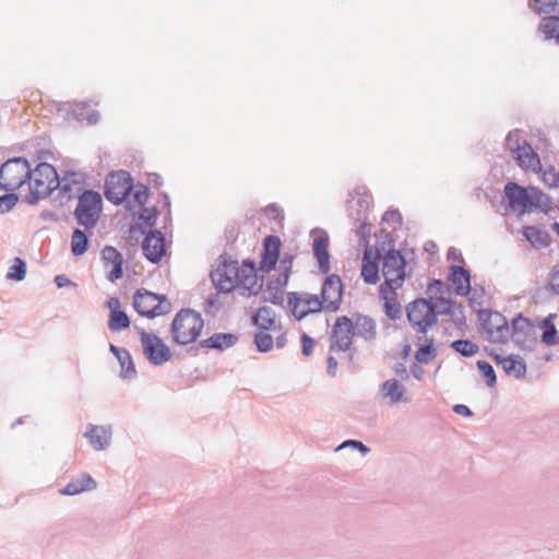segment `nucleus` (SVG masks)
<instances>
[{"label":"nucleus","instance_id":"c9c22d12","mask_svg":"<svg viewBox=\"0 0 559 559\" xmlns=\"http://www.w3.org/2000/svg\"><path fill=\"white\" fill-rule=\"evenodd\" d=\"M252 323L260 330H269L274 324V311L267 306H262L257 313L252 316Z\"/></svg>","mask_w":559,"mask_h":559},{"label":"nucleus","instance_id":"ddd939ff","mask_svg":"<svg viewBox=\"0 0 559 559\" xmlns=\"http://www.w3.org/2000/svg\"><path fill=\"white\" fill-rule=\"evenodd\" d=\"M237 287L243 297L257 296L263 287V277L259 280L255 263L245 260L238 266Z\"/></svg>","mask_w":559,"mask_h":559},{"label":"nucleus","instance_id":"49530a36","mask_svg":"<svg viewBox=\"0 0 559 559\" xmlns=\"http://www.w3.org/2000/svg\"><path fill=\"white\" fill-rule=\"evenodd\" d=\"M266 331L267 330H260L254 335V345L260 353H267L273 347V337Z\"/></svg>","mask_w":559,"mask_h":559},{"label":"nucleus","instance_id":"603ef678","mask_svg":"<svg viewBox=\"0 0 559 559\" xmlns=\"http://www.w3.org/2000/svg\"><path fill=\"white\" fill-rule=\"evenodd\" d=\"M450 317L457 328L466 324L465 308L462 304H454L453 312L450 313Z\"/></svg>","mask_w":559,"mask_h":559},{"label":"nucleus","instance_id":"f8f14e48","mask_svg":"<svg viewBox=\"0 0 559 559\" xmlns=\"http://www.w3.org/2000/svg\"><path fill=\"white\" fill-rule=\"evenodd\" d=\"M511 340L523 350H533L537 344L535 325L522 313L512 320Z\"/></svg>","mask_w":559,"mask_h":559},{"label":"nucleus","instance_id":"a19ab883","mask_svg":"<svg viewBox=\"0 0 559 559\" xmlns=\"http://www.w3.org/2000/svg\"><path fill=\"white\" fill-rule=\"evenodd\" d=\"M380 297L384 300V312L386 317L391 320H397L402 317V307L396 301V295L392 294L380 295Z\"/></svg>","mask_w":559,"mask_h":559},{"label":"nucleus","instance_id":"5701e85b","mask_svg":"<svg viewBox=\"0 0 559 559\" xmlns=\"http://www.w3.org/2000/svg\"><path fill=\"white\" fill-rule=\"evenodd\" d=\"M313 255L318 260V266L321 273L328 274L330 271L329 238L326 234L317 236L312 245Z\"/></svg>","mask_w":559,"mask_h":559},{"label":"nucleus","instance_id":"3c124183","mask_svg":"<svg viewBox=\"0 0 559 559\" xmlns=\"http://www.w3.org/2000/svg\"><path fill=\"white\" fill-rule=\"evenodd\" d=\"M19 197L15 193L0 195V213L10 212L17 203Z\"/></svg>","mask_w":559,"mask_h":559},{"label":"nucleus","instance_id":"09e8293b","mask_svg":"<svg viewBox=\"0 0 559 559\" xmlns=\"http://www.w3.org/2000/svg\"><path fill=\"white\" fill-rule=\"evenodd\" d=\"M530 198L532 199V209L536 207L546 211L545 207L549 206L551 203L547 194L534 187L530 188Z\"/></svg>","mask_w":559,"mask_h":559},{"label":"nucleus","instance_id":"bf43d9fd","mask_svg":"<svg viewBox=\"0 0 559 559\" xmlns=\"http://www.w3.org/2000/svg\"><path fill=\"white\" fill-rule=\"evenodd\" d=\"M301 341V352L305 356H310L313 352L314 340L308 334L304 333L300 337Z\"/></svg>","mask_w":559,"mask_h":559},{"label":"nucleus","instance_id":"423d86ee","mask_svg":"<svg viewBox=\"0 0 559 559\" xmlns=\"http://www.w3.org/2000/svg\"><path fill=\"white\" fill-rule=\"evenodd\" d=\"M432 299L417 298L406 307L407 320L412 328L426 335L428 329L437 324V312Z\"/></svg>","mask_w":559,"mask_h":559},{"label":"nucleus","instance_id":"72a5a7b5","mask_svg":"<svg viewBox=\"0 0 559 559\" xmlns=\"http://www.w3.org/2000/svg\"><path fill=\"white\" fill-rule=\"evenodd\" d=\"M478 319L480 321L483 331L487 334L492 332V329L500 324L506 319V317H503L498 311L483 309L478 312Z\"/></svg>","mask_w":559,"mask_h":559},{"label":"nucleus","instance_id":"473e14b6","mask_svg":"<svg viewBox=\"0 0 559 559\" xmlns=\"http://www.w3.org/2000/svg\"><path fill=\"white\" fill-rule=\"evenodd\" d=\"M507 374H513L516 379H522L526 374V365L514 356L504 357L499 364Z\"/></svg>","mask_w":559,"mask_h":559},{"label":"nucleus","instance_id":"0e129e2a","mask_svg":"<svg viewBox=\"0 0 559 559\" xmlns=\"http://www.w3.org/2000/svg\"><path fill=\"white\" fill-rule=\"evenodd\" d=\"M393 371L401 380L406 381L409 379V372L402 362H397L393 366Z\"/></svg>","mask_w":559,"mask_h":559},{"label":"nucleus","instance_id":"ea45409f","mask_svg":"<svg viewBox=\"0 0 559 559\" xmlns=\"http://www.w3.org/2000/svg\"><path fill=\"white\" fill-rule=\"evenodd\" d=\"M512 329H510L507 318L492 332L487 333L488 340L492 343H506L511 337Z\"/></svg>","mask_w":559,"mask_h":559},{"label":"nucleus","instance_id":"c756f323","mask_svg":"<svg viewBox=\"0 0 559 559\" xmlns=\"http://www.w3.org/2000/svg\"><path fill=\"white\" fill-rule=\"evenodd\" d=\"M538 31L545 40L555 39L559 44V15L544 16L538 24Z\"/></svg>","mask_w":559,"mask_h":559},{"label":"nucleus","instance_id":"f257e3e1","mask_svg":"<svg viewBox=\"0 0 559 559\" xmlns=\"http://www.w3.org/2000/svg\"><path fill=\"white\" fill-rule=\"evenodd\" d=\"M26 182L29 191L24 197V201L29 205L38 204L60 185L57 169L48 163H39L35 169H32V176Z\"/></svg>","mask_w":559,"mask_h":559},{"label":"nucleus","instance_id":"bb28decb","mask_svg":"<svg viewBox=\"0 0 559 559\" xmlns=\"http://www.w3.org/2000/svg\"><path fill=\"white\" fill-rule=\"evenodd\" d=\"M521 168L537 171L540 169V158L531 145H522L521 151L512 155Z\"/></svg>","mask_w":559,"mask_h":559},{"label":"nucleus","instance_id":"a878e982","mask_svg":"<svg viewBox=\"0 0 559 559\" xmlns=\"http://www.w3.org/2000/svg\"><path fill=\"white\" fill-rule=\"evenodd\" d=\"M381 395L383 399L390 400V405H395L400 402H408L405 397L406 389L396 379H390L384 381L380 388Z\"/></svg>","mask_w":559,"mask_h":559},{"label":"nucleus","instance_id":"aec40b11","mask_svg":"<svg viewBox=\"0 0 559 559\" xmlns=\"http://www.w3.org/2000/svg\"><path fill=\"white\" fill-rule=\"evenodd\" d=\"M102 259L106 267L108 265L112 266L111 271L107 275V278L110 282L114 283L123 276V257L115 247L106 246L102 250Z\"/></svg>","mask_w":559,"mask_h":559},{"label":"nucleus","instance_id":"9d476101","mask_svg":"<svg viewBox=\"0 0 559 559\" xmlns=\"http://www.w3.org/2000/svg\"><path fill=\"white\" fill-rule=\"evenodd\" d=\"M288 306L292 308V313L296 320L300 321L308 314L318 313L322 310L325 311V305L321 296L310 293H295L287 294Z\"/></svg>","mask_w":559,"mask_h":559},{"label":"nucleus","instance_id":"4468645a","mask_svg":"<svg viewBox=\"0 0 559 559\" xmlns=\"http://www.w3.org/2000/svg\"><path fill=\"white\" fill-rule=\"evenodd\" d=\"M136 229L142 235H145L144 240L142 242V251L144 257L151 263L156 264L160 262L166 252L164 234L157 229H150L148 231H146L145 227L140 224H136Z\"/></svg>","mask_w":559,"mask_h":559},{"label":"nucleus","instance_id":"cd10ccee","mask_svg":"<svg viewBox=\"0 0 559 559\" xmlns=\"http://www.w3.org/2000/svg\"><path fill=\"white\" fill-rule=\"evenodd\" d=\"M238 341V336L233 333H214L206 340L199 343L200 347L224 350L233 347Z\"/></svg>","mask_w":559,"mask_h":559},{"label":"nucleus","instance_id":"8fccbe9b","mask_svg":"<svg viewBox=\"0 0 559 559\" xmlns=\"http://www.w3.org/2000/svg\"><path fill=\"white\" fill-rule=\"evenodd\" d=\"M158 211L156 207H144L142 213L139 215L140 225L146 227H154L156 225Z\"/></svg>","mask_w":559,"mask_h":559},{"label":"nucleus","instance_id":"39448f33","mask_svg":"<svg viewBox=\"0 0 559 559\" xmlns=\"http://www.w3.org/2000/svg\"><path fill=\"white\" fill-rule=\"evenodd\" d=\"M32 176V167L25 157H13L0 167V189L14 191L21 188Z\"/></svg>","mask_w":559,"mask_h":559},{"label":"nucleus","instance_id":"680f3d73","mask_svg":"<svg viewBox=\"0 0 559 559\" xmlns=\"http://www.w3.org/2000/svg\"><path fill=\"white\" fill-rule=\"evenodd\" d=\"M549 286L551 290L559 296V263L552 267L549 278Z\"/></svg>","mask_w":559,"mask_h":559},{"label":"nucleus","instance_id":"f03ea898","mask_svg":"<svg viewBox=\"0 0 559 559\" xmlns=\"http://www.w3.org/2000/svg\"><path fill=\"white\" fill-rule=\"evenodd\" d=\"M405 258L401 251L390 249L382 259V275L384 282L379 287V295L392 294L400 288L405 280Z\"/></svg>","mask_w":559,"mask_h":559},{"label":"nucleus","instance_id":"052dcab7","mask_svg":"<svg viewBox=\"0 0 559 559\" xmlns=\"http://www.w3.org/2000/svg\"><path fill=\"white\" fill-rule=\"evenodd\" d=\"M429 292H435L439 297H443V294L449 290V287L444 285L441 280H432L428 286Z\"/></svg>","mask_w":559,"mask_h":559},{"label":"nucleus","instance_id":"6ab92c4d","mask_svg":"<svg viewBox=\"0 0 559 559\" xmlns=\"http://www.w3.org/2000/svg\"><path fill=\"white\" fill-rule=\"evenodd\" d=\"M379 258L380 252H377L376 257H372L371 247H366L362 254L361 261V277L365 283L374 285L379 282Z\"/></svg>","mask_w":559,"mask_h":559},{"label":"nucleus","instance_id":"7ed1b4c3","mask_svg":"<svg viewBox=\"0 0 559 559\" xmlns=\"http://www.w3.org/2000/svg\"><path fill=\"white\" fill-rule=\"evenodd\" d=\"M204 321L201 314L192 309H181L171 323L173 340L177 344L193 343L201 334Z\"/></svg>","mask_w":559,"mask_h":559},{"label":"nucleus","instance_id":"864d4df0","mask_svg":"<svg viewBox=\"0 0 559 559\" xmlns=\"http://www.w3.org/2000/svg\"><path fill=\"white\" fill-rule=\"evenodd\" d=\"M436 304V312L438 317L450 316V313L453 312V307L455 302L444 297H438V301Z\"/></svg>","mask_w":559,"mask_h":559},{"label":"nucleus","instance_id":"2eb2a0df","mask_svg":"<svg viewBox=\"0 0 559 559\" xmlns=\"http://www.w3.org/2000/svg\"><path fill=\"white\" fill-rule=\"evenodd\" d=\"M326 312H336L343 299V283L337 274L325 277L320 294Z\"/></svg>","mask_w":559,"mask_h":559},{"label":"nucleus","instance_id":"20e7f679","mask_svg":"<svg viewBox=\"0 0 559 559\" xmlns=\"http://www.w3.org/2000/svg\"><path fill=\"white\" fill-rule=\"evenodd\" d=\"M103 209L102 195L94 190H83L78 197V205L74 210V217L80 226L86 229L97 225Z\"/></svg>","mask_w":559,"mask_h":559},{"label":"nucleus","instance_id":"13d9d810","mask_svg":"<svg viewBox=\"0 0 559 559\" xmlns=\"http://www.w3.org/2000/svg\"><path fill=\"white\" fill-rule=\"evenodd\" d=\"M148 193H150V191L146 186H143V185L139 186L133 194L134 201L140 206H144V204L146 203V201L148 199Z\"/></svg>","mask_w":559,"mask_h":559},{"label":"nucleus","instance_id":"e433bc0d","mask_svg":"<svg viewBox=\"0 0 559 559\" xmlns=\"http://www.w3.org/2000/svg\"><path fill=\"white\" fill-rule=\"evenodd\" d=\"M88 237L86 233L80 228H75L71 237V252L75 257H80L87 251Z\"/></svg>","mask_w":559,"mask_h":559},{"label":"nucleus","instance_id":"6e6552de","mask_svg":"<svg viewBox=\"0 0 559 559\" xmlns=\"http://www.w3.org/2000/svg\"><path fill=\"white\" fill-rule=\"evenodd\" d=\"M238 266V261L227 254L218 258L216 267L210 274L217 293L228 294L237 288Z\"/></svg>","mask_w":559,"mask_h":559},{"label":"nucleus","instance_id":"37998d69","mask_svg":"<svg viewBox=\"0 0 559 559\" xmlns=\"http://www.w3.org/2000/svg\"><path fill=\"white\" fill-rule=\"evenodd\" d=\"M26 276V262L22 258H14L13 264L7 273V280L21 282Z\"/></svg>","mask_w":559,"mask_h":559},{"label":"nucleus","instance_id":"69168bd1","mask_svg":"<svg viewBox=\"0 0 559 559\" xmlns=\"http://www.w3.org/2000/svg\"><path fill=\"white\" fill-rule=\"evenodd\" d=\"M53 282L57 285V287H59V288H62V287H66V286H76L75 283H73L71 280H69L63 274L57 275L55 277Z\"/></svg>","mask_w":559,"mask_h":559},{"label":"nucleus","instance_id":"4d7b16f0","mask_svg":"<svg viewBox=\"0 0 559 559\" xmlns=\"http://www.w3.org/2000/svg\"><path fill=\"white\" fill-rule=\"evenodd\" d=\"M537 14H549L557 12L559 14V0H548L547 3H543V7L534 9Z\"/></svg>","mask_w":559,"mask_h":559},{"label":"nucleus","instance_id":"a211bd4d","mask_svg":"<svg viewBox=\"0 0 559 559\" xmlns=\"http://www.w3.org/2000/svg\"><path fill=\"white\" fill-rule=\"evenodd\" d=\"M503 192L511 210L520 209L522 212L532 210V199L530 198V190L526 188L511 181L504 186Z\"/></svg>","mask_w":559,"mask_h":559},{"label":"nucleus","instance_id":"f3484780","mask_svg":"<svg viewBox=\"0 0 559 559\" xmlns=\"http://www.w3.org/2000/svg\"><path fill=\"white\" fill-rule=\"evenodd\" d=\"M282 241L276 235H269L263 239L260 271L269 273L275 269L280 259Z\"/></svg>","mask_w":559,"mask_h":559},{"label":"nucleus","instance_id":"4be33fe9","mask_svg":"<svg viewBox=\"0 0 559 559\" xmlns=\"http://www.w3.org/2000/svg\"><path fill=\"white\" fill-rule=\"evenodd\" d=\"M84 437L88 439L95 450H104L109 445L111 440V426H96L90 424Z\"/></svg>","mask_w":559,"mask_h":559},{"label":"nucleus","instance_id":"393cba45","mask_svg":"<svg viewBox=\"0 0 559 559\" xmlns=\"http://www.w3.org/2000/svg\"><path fill=\"white\" fill-rule=\"evenodd\" d=\"M354 336L362 337L366 341H371L376 337L377 325L372 318L357 313L354 316Z\"/></svg>","mask_w":559,"mask_h":559},{"label":"nucleus","instance_id":"412c9836","mask_svg":"<svg viewBox=\"0 0 559 559\" xmlns=\"http://www.w3.org/2000/svg\"><path fill=\"white\" fill-rule=\"evenodd\" d=\"M449 281L454 286V293L459 296H467L471 292V273L461 265H451Z\"/></svg>","mask_w":559,"mask_h":559},{"label":"nucleus","instance_id":"5fc2aeb1","mask_svg":"<svg viewBox=\"0 0 559 559\" xmlns=\"http://www.w3.org/2000/svg\"><path fill=\"white\" fill-rule=\"evenodd\" d=\"M382 221L395 230L402 225V215L397 210H390L383 214Z\"/></svg>","mask_w":559,"mask_h":559},{"label":"nucleus","instance_id":"a18cd8bd","mask_svg":"<svg viewBox=\"0 0 559 559\" xmlns=\"http://www.w3.org/2000/svg\"><path fill=\"white\" fill-rule=\"evenodd\" d=\"M520 130L515 129L513 131H510L506 138V146L511 152V154H515L516 152L521 151L522 144L530 145V143L521 138Z\"/></svg>","mask_w":559,"mask_h":559},{"label":"nucleus","instance_id":"e2e57ef3","mask_svg":"<svg viewBox=\"0 0 559 559\" xmlns=\"http://www.w3.org/2000/svg\"><path fill=\"white\" fill-rule=\"evenodd\" d=\"M280 260V271L283 273L290 274L293 267L294 255L284 253Z\"/></svg>","mask_w":559,"mask_h":559},{"label":"nucleus","instance_id":"58836bf2","mask_svg":"<svg viewBox=\"0 0 559 559\" xmlns=\"http://www.w3.org/2000/svg\"><path fill=\"white\" fill-rule=\"evenodd\" d=\"M120 365V377L126 380H133L136 378V369L133 362L132 356L129 350L121 355V360H118Z\"/></svg>","mask_w":559,"mask_h":559},{"label":"nucleus","instance_id":"2f4dec72","mask_svg":"<svg viewBox=\"0 0 559 559\" xmlns=\"http://www.w3.org/2000/svg\"><path fill=\"white\" fill-rule=\"evenodd\" d=\"M425 341L415 354V359L418 364H428L437 357V349L433 346V338H427L426 335L418 337V342Z\"/></svg>","mask_w":559,"mask_h":559},{"label":"nucleus","instance_id":"de8ad7c7","mask_svg":"<svg viewBox=\"0 0 559 559\" xmlns=\"http://www.w3.org/2000/svg\"><path fill=\"white\" fill-rule=\"evenodd\" d=\"M476 366H477V369L479 370V372L486 379L487 386H489V388L496 386L497 376H496V372H495V369L492 368V366L488 361H485V360H478L476 362Z\"/></svg>","mask_w":559,"mask_h":559},{"label":"nucleus","instance_id":"774afa93","mask_svg":"<svg viewBox=\"0 0 559 559\" xmlns=\"http://www.w3.org/2000/svg\"><path fill=\"white\" fill-rule=\"evenodd\" d=\"M548 176L552 177V181L549 183V187L557 188L559 187V171H555L552 168L550 171L545 173L544 175V181L548 182Z\"/></svg>","mask_w":559,"mask_h":559},{"label":"nucleus","instance_id":"1a4fd4ad","mask_svg":"<svg viewBox=\"0 0 559 559\" xmlns=\"http://www.w3.org/2000/svg\"><path fill=\"white\" fill-rule=\"evenodd\" d=\"M132 189L133 181L128 171H111L106 177L104 194L109 202L119 205L130 195Z\"/></svg>","mask_w":559,"mask_h":559},{"label":"nucleus","instance_id":"9b49d317","mask_svg":"<svg viewBox=\"0 0 559 559\" xmlns=\"http://www.w3.org/2000/svg\"><path fill=\"white\" fill-rule=\"evenodd\" d=\"M139 333L143 355L152 365L160 366L171 359V350L160 337L145 330H140Z\"/></svg>","mask_w":559,"mask_h":559},{"label":"nucleus","instance_id":"79ce46f5","mask_svg":"<svg viewBox=\"0 0 559 559\" xmlns=\"http://www.w3.org/2000/svg\"><path fill=\"white\" fill-rule=\"evenodd\" d=\"M450 347L464 357H472L478 352V345L469 340H456L450 344Z\"/></svg>","mask_w":559,"mask_h":559},{"label":"nucleus","instance_id":"6e6d98bb","mask_svg":"<svg viewBox=\"0 0 559 559\" xmlns=\"http://www.w3.org/2000/svg\"><path fill=\"white\" fill-rule=\"evenodd\" d=\"M344 448L356 449L362 455H367L370 452V449L366 444H364L359 440H354V439L345 440L343 443H341V445H338V448L336 450H341V449H344Z\"/></svg>","mask_w":559,"mask_h":559},{"label":"nucleus","instance_id":"0eeeda50","mask_svg":"<svg viewBox=\"0 0 559 559\" xmlns=\"http://www.w3.org/2000/svg\"><path fill=\"white\" fill-rule=\"evenodd\" d=\"M133 307L140 316L148 319L166 314L171 310V304L167 301L165 295L152 293L144 288L134 293Z\"/></svg>","mask_w":559,"mask_h":559},{"label":"nucleus","instance_id":"4c0bfd02","mask_svg":"<svg viewBox=\"0 0 559 559\" xmlns=\"http://www.w3.org/2000/svg\"><path fill=\"white\" fill-rule=\"evenodd\" d=\"M130 326V319L123 310L109 313L108 328L112 332H119Z\"/></svg>","mask_w":559,"mask_h":559},{"label":"nucleus","instance_id":"c85d7f7f","mask_svg":"<svg viewBox=\"0 0 559 559\" xmlns=\"http://www.w3.org/2000/svg\"><path fill=\"white\" fill-rule=\"evenodd\" d=\"M556 319L555 313H549L546 318H544L538 326L542 329L543 333L540 336V342L547 346H555L559 344V335L554 323Z\"/></svg>","mask_w":559,"mask_h":559},{"label":"nucleus","instance_id":"7c9ffc66","mask_svg":"<svg viewBox=\"0 0 559 559\" xmlns=\"http://www.w3.org/2000/svg\"><path fill=\"white\" fill-rule=\"evenodd\" d=\"M523 236L535 248H545L549 243V234L535 226H525Z\"/></svg>","mask_w":559,"mask_h":559},{"label":"nucleus","instance_id":"b1692460","mask_svg":"<svg viewBox=\"0 0 559 559\" xmlns=\"http://www.w3.org/2000/svg\"><path fill=\"white\" fill-rule=\"evenodd\" d=\"M96 486V480L90 474L82 473L60 489V493L64 496H74L86 490H93Z\"/></svg>","mask_w":559,"mask_h":559},{"label":"nucleus","instance_id":"dca6fc26","mask_svg":"<svg viewBox=\"0 0 559 559\" xmlns=\"http://www.w3.org/2000/svg\"><path fill=\"white\" fill-rule=\"evenodd\" d=\"M353 336V320L346 316L338 317L332 330L330 350L346 352L352 345Z\"/></svg>","mask_w":559,"mask_h":559},{"label":"nucleus","instance_id":"338daca9","mask_svg":"<svg viewBox=\"0 0 559 559\" xmlns=\"http://www.w3.org/2000/svg\"><path fill=\"white\" fill-rule=\"evenodd\" d=\"M337 369V360L333 356H329L326 359V372L331 377H335Z\"/></svg>","mask_w":559,"mask_h":559},{"label":"nucleus","instance_id":"f704fd0d","mask_svg":"<svg viewBox=\"0 0 559 559\" xmlns=\"http://www.w3.org/2000/svg\"><path fill=\"white\" fill-rule=\"evenodd\" d=\"M73 117L78 121L86 120L88 124H96L99 121V112L94 109H90L86 103H75L72 108Z\"/></svg>","mask_w":559,"mask_h":559},{"label":"nucleus","instance_id":"c03bdc74","mask_svg":"<svg viewBox=\"0 0 559 559\" xmlns=\"http://www.w3.org/2000/svg\"><path fill=\"white\" fill-rule=\"evenodd\" d=\"M283 295L284 292L282 290V288L276 286L275 282L270 281L266 286V289L264 290L263 301H270L273 305L283 306Z\"/></svg>","mask_w":559,"mask_h":559}]
</instances>
